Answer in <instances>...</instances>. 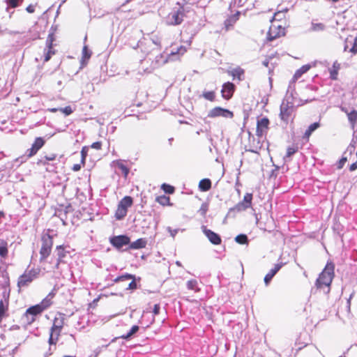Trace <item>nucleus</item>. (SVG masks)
<instances>
[{
    "mask_svg": "<svg viewBox=\"0 0 357 357\" xmlns=\"http://www.w3.org/2000/svg\"><path fill=\"white\" fill-rule=\"evenodd\" d=\"M291 87L292 84L289 83L285 98L280 105V119L286 123H287L289 121V117L291 116L293 112V107L295 104L294 101V91H291Z\"/></svg>",
    "mask_w": 357,
    "mask_h": 357,
    "instance_id": "nucleus-1",
    "label": "nucleus"
},
{
    "mask_svg": "<svg viewBox=\"0 0 357 357\" xmlns=\"http://www.w3.org/2000/svg\"><path fill=\"white\" fill-rule=\"evenodd\" d=\"M334 276V265L332 263L327 264L324 271L319 274L316 280L315 285L317 289L329 287Z\"/></svg>",
    "mask_w": 357,
    "mask_h": 357,
    "instance_id": "nucleus-2",
    "label": "nucleus"
},
{
    "mask_svg": "<svg viewBox=\"0 0 357 357\" xmlns=\"http://www.w3.org/2000/svg\"><path fill=\"white\" fill-rule=\"evenodd\" d=\"M189 12L188 8L179 6L178 8H174L167 16L166 23L168 25L176 26L181 24L183 21L185 13Z\"/></svg>",
    "mask_w": 357,
    "mask_h": 357,
    "instance_id": "nucleus-3",
    "label": "nucleus"
},
{
    "mask_svg": "<svg viewBox=\"0 0 357 357\" xmlns=\"http://www.w3.org/2000/svg\"><path fill=\"white\" fill-rule=\"evenodd\" d=\"M42 245L40 250V262H44L50 255L53 245V237L48 233L43 234L41 237Z\"/></svg>",
    "mask_w": 357,
    "mask_h": 357,
    "instance_id": "nucleus-4",
    "label": "nucleus"
},
{
    "mask_svg": "<svg viewBox=\"0 0 357 357\" xmlns=\"http://www.w3.org/2000/svg\"><path fill=\"white\" fill-rule=\"evenodd\" d=\"M147 56L149 60H152L150 67L144 69L147 73H151L167 62V59L164 58L158 49H153L151 52L147 53Z\"/></svg>",
    "mask_w": 357,
    "mask_h": 357,
    "instance_id": "nucleus-5",
    "label": "nucleus"
},
{
    "mask_svg": "<svg viewBox=\"0 0 357 357\" xmlns=\"http://www.w3.org/2000/svg\"><path fill=\"white\" fill-rule=\"evenodd\" d=\"M53 293H50L39 304L29 307L26 311L28 314L36 317L37 315L42 313L45 310L48 308L52 305V298L54 296Z\"/></svg>",
    "mask_w": 357,
    "mask_h": 357,
    "instance_id": "nucleus-6",
    "label": "nucleus"
},
{
    "mask_svg": "<svg viewBox=\"0 0 357 357\" xmlns=\"http://www.w3.org/2000/svg\"><path fill=\"white\" fill-rule=\"evenodd\" d=\"M40 270L38 268H32L25 272L19 277L17 280V287L19 288L28 287L34 279L37 278Z\"/></svg>",
    "mask_w": 357,
    "mask_h": 357,
    "instance_id": "nucleus-7",
    "label": "nucleus"
},
{
    "mask_svg": "<svg viewBox=\"0 0 357 357\" xmlns=\"http://www.w3.org/2000/svg\"><path fill=\"white\" fill-rule=\"evenodd\" d=\"M112 167L114 169L116 174H119V171L123 175L125 178H127L129 173L130 167H128V162L124 160H114L111 163Z\"/></svg>",
    "mask_w": 357,
    "mask_h": 357,
    "instance_id": "nucleus-8",
    "label": "nucleus"
},
{
    "mask_svg": "<svg viewBox=\"0 0 357 357\" xmlns=\"http://www.w3.org/2000/svg\"><path fill=\"white\" fill-rule=\"evenodd\" d=\"M110 243L120 250L123 246L130 244V238L126 235L114 236L109 239Z\"/></svg>",
    "mask_w": 357,
    "mask_h": 357,
    "instance_id": "nucleus-9",
    "label": "nucleus"
},
{
    "mask_svg": "<svg viewBox=\"0 0 357 357\" xmlns=\"http://www.w3.org/2000/svg\"><path fill=\"white\" fill-rule=\"evenodd\" d=\"M252 193H246L244 195L243 201L238 203L234 208H230V211H245L247 208H250L252 206Z\"/></svg>",
    "mask_w": 357,
    "mask_h": 357,
    "instance_id": "nucleus-10",
    "label": "nucleus"
},
{
    "mask_svg": "<svg viewBox=\"0 0 357 357\" xmlns=\"http://www.w3.org/2000/svg\"><path fill=\"white\" fill-rule=\"evenodd\" d=\"M233 113L229 109L222 108L220 107H216L208 112V116L214 118L217 116H222L225 118H232Z\"/></svg>",
    "mask_w": 357,
    "mask_h": 357,
    "instance_id": "nucleus-11",
    "label": "nucleus"
},
{
    "mask_svg": "<svg viewBox=\"0 0 357 357\" xmlns=\"http://www.w3.org/2000/svg\"><path fill=\"white\" fill-rule=\"evenodd\" d=\"M128 280H132L129 283L128 286L126 287V289H130V290L136 289L137 288V284L135 282V275H132L130 273H126L124 275H122L121 276L116 278L114 280V282L116 283V282Z\"/></svg>",
    "mask_w": 357,
    "mask_h": 357,
    "instance_id": "nucleus-12",
    "label": "nucleus"
},
{
    "mask_svg": "<svg viewBox=\"0 0 357 357\" xmlns=\"http://www.w3.org/2000/svg\"><path fill=\"white\" fill-rule=\"evenodd\" d=\"M202 229L203 233L212 244L220 245L221 243V238L218 234L215 233L211 229H207L205 226H202Z\"/></svg>",
    "mask_w": 357,
    "mask_h": 357,
    "instance_id": "nucleus-13",
    "label": "nucleus"
},
{
    "mask_svg": "<svg viewBox=\"0 0 357 357\" xmlns=\"http://www.w3.org/2000/svg\"><path fill=\"white\" fill-rule=\"evenodd\" d=\"M269 125V120L266 117H264L257 121V135L259 137L263 136L268 130Z\"/></svg>",
    "mask_w": 357,
    "mask_h": 357,
    "instance_id": "nucleus-14",
    "label": "nucleus"
},
{
    "mask_svg": "<svg viewBox=\"0 0 357 357\" xmlns=\"http://www.w3.org/2000/svg\"><path fill=\"white\" fill-rule=\"evenodd\" d=\"M235 88V85L231 82H227L225 83L222 85V89L221 90V93L223 98L226 100L230 99L233 96Z\"/></svg>",
    "mask_w": 357,
    "mask_h": 357,
    "instance_id": "nucleus-15",
    "label": "nucleus"
},
{
    "mask_svg": "<svg viewBox=\"0 0 357 357\" xmlns=\"http://www.w3.org/2000/svg\"><path fill=\"white\" fill-rule=\"evenodd\" d=\"M311 68L310 64L304 65L298 69L294 75L291 81L289 83L292 84L291 91H295L294 83L300 78L304 73H307Z\"/></svg>",
    "mask_w": 357,
    "mask_h": 357,
    "instance_id": "nucleus-16",
    "label": "nucleus"
},
{
    "mask_svg": "<svg viewBox=\"0 0 357 357\" xmlns=\"http://www.w3.org/2000/svg\"><path fill=\"white\" fill-rule=\"evenodd\" d=\"M68 248V246H65L63 245H57L56 247L55 252L57 256V259H59V262H65V258L68 254H70L69 250H67Z\"/></svg>",
    "mask_w": 357,
    "mask_h": 357,
    "instance_id": "nucleus-17",
    "label": "nucleus"
},
{
    "mask_svg": "<svg viewBox=\"0 0 357 357\" xmlns=\"http://www.w3.org/2000/svg\"><path fill=\"white\" fill-rule=\"evenodd\" d=\"M63 314H59L54 319L53 326L51 328V331H58L57 335H59L61 328L64 324V317Z\"/></svg>",
    "mask_w": 357,
    "mask_h": 357,
    "instance_id": "nucleus-18",
    "label": "nucleus"
},
{
    "mask_svg": "<svg viewBox=\"0 0 357 357\" xmlns=\"http://www.w3.org/2000/svg\"><path fill=\"white\" fill-rule=\"evenodd\" d=\"M44 144L45 141L42 137L36 138L32 144L31 148L30 149V153L27 156H33L36 154L37 151L42 148Z\"/></svg>",
    "mask_w": 357,
    "mask_h": 357,
    "instance_id": "nucleus-19",
    "label": "nucleus"
},
{
    "mask_svg": "<svg viewBox=\"0 0 357 357\" xmlns=\"http://www.w3.org/2000/svg\"><path fill=\"white\" fill-rule=\"evenodd\" d=\"M282 264H277L275 265V266L271 268L269 272L265 275L264 277V282L266 285H268L273 278L275 275V274L279 271V270L281 268Z\"/></svg>",
    "mask_w": 357,
    "mask_h": 357,
    "instance_id": "nucleus-20",
    "label": "nucleus"
},
{
    "mask_svg": "<svg viewBox=\"0 0 357 357\" xmlns=\"http://www.w3.org/2000/svg\"><path fill=\"white\" fill-rule=\"evenodd\" d=\"M227 73L232 76L234 80L238 79V81H241L244 79V70L241 68L232 69Z\"/></svg>",
    "mask_w": 357,
    "mask_h": 357,
    "instance_id": "nucleus-21",
    "label": "nucleus"
},
{
    "mask_svg": "<svg viewBox=\"0 0 357 357\" xmlns=\"http://www.w3.org/2000/svg\"><path fill=\"white\" fill-rule=\"evenodd\" d=\"M147 241L145 238H139L129 244V249H141L145 248Z\"/></svg>",
    "mask_w": 357,
    "mask_h": 357,
    "instance_id": "nucleus-22",
    "label": "nucleus"
},
{
    "mask_svg": "<svg viewBox=\"0 0 357 357\" xmlns=\"http://www.w3.org/2000/svg\"><path fill=\"white\" fill-rule=\"evenodd\" d=\"M44 160H38L37 161L38 165L43 164L45 167V169L47 172H52L54 169V167L53 165H50L49 164V162L53 161L55 158H43Z\"/></svg>",
    "mask_w": 357,
    "mask_h": 357,
    "instance_id": "nucleus-23",
    "label": "nucleus"
},
{
    "mask_svg": "<svg viewBox=\"0 0 357 357\" xmlns=\"http://www.w3.org/2000/svg\"><path fill=\"white\" fill-rule=\"evenodd\" d=\"M199 188L202 192H206L211 188V181L209 178H203L199 181Z\"/></svg>",
    "mask_w": 357,
    "mask_h": 357,
    "instance_id": "nucleus-24",
    "label": "nucleus"
},
{
    "mask_svg": "<svg viewBox=\"0 0 357 357\" xmlns=\"http://www.w3.org/2000/svg\"><path fill=\"white\" fill-rule=\"evenodd\" d=\"M132 198L130 196H126L119 202L118 205L128 211V208L132 205Z\"/></svg>",
    "mask_w": 357,
    "mask_h": 357,
    "instance_id": "nucleus-25",
    "label": "nucleus"
},
{
    "mask_svg": "<svg viewBox=\"0 0 357 357\" xmlns=\"http://www.w3.org/2000/svg\"><path fill=\"white\" fill-rule=\"evenodd\" d=\"M240 15L239 12H237L234 15L230 16L229 18H227L225 21V25L227 29V30L229 29L231 26L234 25V24L236 23V22L238 20V16Z\"/></svg>",
    "mask_w": 357,
    "mask_h": 357,
    "instance_id": "nucleus-26",
    "label": "nucleus"
},
{
    "mask_svg": "<svg viewBox=\"0 0 357 357\" xmlns=\"http://www.w3.org/2000/svg\"><path fill=\"white\" fill-rule=\"evenodd\" d=\"M278 27L280 29V31L277 33H275V31H274V29H275V26L273 25L270 27L269 31L268 33V39L270 41H272L274 39H275L276 38L280 37V36L281 35L282 27L280 25H279ZM282 31H283V29H282Z\"/></svg>",
    "mask_w": 357,
    "mask_h": 357,
    "instance_id": "nucleus-27",
    "label": "nucleus"
},
{
    "mask_svg": "<svg viewBox=\"0 0 357 357\" xmlns=\"http://www.w3.org/2000/svg\"><path fill=\"white\" fill-rule=\"evenodd\" d=\"M8 301H0V322L2 321L3 318L6 316V312L8 310Z\"/></svg>",
    "mask_w": 357,
    "mask_h": 357,
    "instance_id": "nucleus-28",
    "label": "nucleus"
},
{
    "mask_svg": "<svg viewBox=\"0 0 357 357\" xmlns=\"http://www.w3.org/2000/svg\"><path fill=\"white\" fill-rule=\"evenodd\" d=\"M342 110L347 114L349 122L354 126L357 121V111L353 109L351 112H348L347 110H344V108H342Z\"/></svg>",
    "mask_w": 357,
    "mask_h": 357,
    "instance_id": "nucleus-29",
    "label": "nucleus"
},
{
    "mask_svg": "<svg viewBox=\"0 0 357 357\" xmlns=\"http://www.w3.org/2000/svg\"><path fill=\"white\" fill-rule=\"evenodd\" d=\"M156 202L162 206H171L170 199L166 195H161L156 197Z\"/></svg>",
    "mask_w": 357,
    "mask_h": 357,
    "instance_id": "nucleus-30",
    "label": "nucleus"
},
{
    "mask_svg": "<svg viewBox=\"0 0 357 357\" xmlns=\"http://www.w3.org/2000/svg\"><path fill=\"white\" fill-rule=\"evenodd\" d=\"M128 211L123 208H121L120 206L118 205L117 209L115 213V218L116 220H122L127 215Z\"/></svg>",
    "mask_w": 357,
    "mask_h": 357,
    "instance_id": "nucleus-31",
    "label": "nucleus"
},
{
    "mask_svg": "<svg viewBox=\"0 0 357 357\" xmlns=\"http://www.w3.org/2000/svg\"><path fill=\"white\" fill-rule=\"evenodd\" d=\"M139 331V326L137 325H134L130 328V331L127 333L125 335H123L121 337L125 340H128L131 337L132 335H133L135 333H136Z\"/></svg>",
    "mask_w": 357,
    "mask_h": 357,
    "instance_id": "nucleus-32",
    "label": "nucleus"
},
{
    "mask_svg": "<svg viewBox=\"0 0 357 357\" xmlns=\"http://www.w3.org/2000/svg\"><path fill=\"white\" fill-rule=\"evenodd\" d=\"M22 319L26 324L31 325L36 320V318L31 314H28L27 311L26 310L22 317Z\"/></svg>",
    "mask_w": 357,
    "mask_h": 357,
    "instance_id": "nucleus-33",
    "label": "nucleus"
},
{
    "mask_svg": "<svg viewBox=\"0 0 357 357\" xmlns=\"http://www.w3.org/2000/svg\"><path fill=\"white\" fill-rule=\"evenodd\" d=\"M197 281L196 280H190L187 282V288L190 290H194L195 291H199L200 289L197 287Z\"/></svg>",
    "mask_w": 357,
    "mask_h": 357,
    "instance_id": "nucleus-34",
    "label": "nucleus"
},
{
    "mask_svg": "<svg viewBox=\"0 0 357 357\" xmlns=\"http://www.w3.org/2000/svg\"><path fill=\"white\" fill-rule=\"evenodd\" d=\"M235 241L239 244H246L248 242V238L245 234H241L236 236Z\"/></svg>",
    "mask_w": 357,
    "mask_h": 357,
    "instance_id": "nucleus-35",
    "label": "nucleus"
},
{
    "mask_svg": "<svg viewBox=\"0 0 357 357\" xmlns=\"http://www.w3.org/2000/svg\"><path fill=\"white\" fill-rule=\"evenodd\" d=\"M325 29V25L322 23H312V26L310 30L312 31H323Z\"/></svg>",
    "mask_w": 357,
    "mask_h": 357,
    "instance_id": "nucleus-36",
    "label": "nucleus"
},
{
    "mask_svg": "<svg viewBox=\"0 0 357 357\" xmlns=\"http://www.w3.org/2000/svg\"><path fill=\"white\" fill-rule=\"evenodd\" d=\"M161 188L167 194H173L174 192V188L167 183H163Z\"/></svg>",
    "mask_w": 357,
    "mask_h": 357,
    "instance_id": "nucleus-37",
    "label": "nucleus"
},
{
    "mask_svg": "<svg viewBox=\"0 0 357 357\" xmlns=\"http://www.w3.org/2000/svg\"><path fill=\"white\" fill-rule=\"evenodd\" d=\"M91 56V52L88 49L87 46H84L82 49V59L88 60Z\"/></svg>",
    "mask_w": 357,
    "mask_h": 357,
    "instance_id": "nucleus-38",
    "label": "nucleus"
},
{
    "mask_svg": "<svg viewBox=\"0 0 357 357\" xmlns=\"http://www.w3.org/2000/svg\"><path fill=\"white\" fill-rule=\"evenodd\" d=\"M19 1H22V0H6V3L8 4V7L6 8L8 10L9 7L16 8L19 6Z\"/></svg>",
    "mask_w": 357,
    "mask_h": 357,
    "instance_id": "nucleus-39",
    "label": "nucleus"
},
{
    "mask_svg": "<svg viewBox=\"0 0 357 357\" xmlns=\"http://www.w3.org/2000/svg\"><path fill=\"white\" fill-rule=\"evenodd\" d=\"M203 97L208 100L213 101L215 99V93L213 91L204 92Z\"/></svg>",
    "mask_w": 357,
    "mask_h": 357,
    "instance_id": "nucleus-40",
    "label": "nucleus"
},
{
    "mask_svg": "<svg viewBox=\"0 0 357 357\" xmlns=\"http://www.w3.org/2000/svg\"><path fill=\"white\" fill-rule=\"evenodd\" d=\"M8 248L6 246V243H3V245H0V256L2 257H6L8 255Z\"/></svg>",
    "mask_w": 357,
    "mask_h": 357,
    "instance_id": "nucleus-41",
    "label": "nucleus"
},
{
    "mask_svg": "<svg viewBox=\"0 0 357 357\" xmlns=\"http://www.w3.org/2000/svg\"><path fill=\"white\" fill-rule=\"evenodd\" d=\"M59 111L63 112L66 116L70 115L73 112V110L70 106H66L65 107H60Z\"/></svg>",
    "mask_w": 357,
    "mask_h": 357,
    "instance_id": "nucleus-42",
    "label": "nucleus"
},
{
    "mask_svg": "<svg viewBox=\"0 0 357 357\" xmlns=\"http://www.w3.org/2000/svg\"><path fill=\"white\" fill-rule=\"evenodd\" d=\"M356 150V147L353 144H350L346 149V151H344V155H352V153L355 151Z\"/></svg>",
    "mask_w": 357,
    "mask_h": 357,
    "instance_id": "nucleus-43",
    "label": "nucleus"
},
{
    "mask_svg": "<svg viewBox=\"0 0 357 357\" xmlns=\"http://www.w3.org/2000/svg\"><path fill=\"white\" fill-rule=\"evenodd\" d=\"M53 40H54L53 34L50 33L48 35V37H47V39L46 41L47 46L48 47L49 49H52V45Z\"/></svg>",
    "mask_w": 357,
    "mask_h": 357,
    "instance_id": "nucleus-44",
    "label": "nucleus"
},
{
    "mask_svg": "<svg viewBox=\"0 0 357 357\" xmlns=\"http://www.w3.org/2000/svg\"><path fill=\"white\" fill-rule=\"evenodd\" d=\"M208 211V206L206 204H203L199 210V213L204 216Z\"/></svg>",
    "mask_w": 357,
    "mask_h": 357,
    "instance_id": "nucleus-45",
    "label": "nucleus"
},
{
    "mask_svg": "<svg viewBox=\"0 0 357 357\" xmlns=\"http://www.w3.org/2000/svg\"><path fill=\"white\" fill-rule=\"evenodd\" d=\"M152 43L157 46L156 49L160 50V39L157 37L154 36L151 38Z\"/></svg>",
    "mask_w": 357,
    "mask_h": 357,
    "instance_id": "nucleus-46",
    "label": "nucleus"
},
{
    "mask_svg": "<svg viewBox=\"0 0 357 357\" xmlns=\"http://www.w3.org/2000/svg\"><path fill=\"white\" fill-rule=\"evenodd\" d=\"M331 79L335 80L337 78V69H333L330 70Z\"/></svg>",
    "mask_w": 357,
    "mask_h": 357,
    "instance_id": "nucleus-47",
    "label": "nucleus"
},
{
    "mask_svg": "<svg viewBox=\"0 0 357 357\" xmlns=\"http://www.w3.org/2000/svg\"><path fill=\"white\" fill-rule=\"evenodd\" d=\"M347 158H341V159L338 161L337 162V169H342L343 167V166L344 165V164L346 163L347 162Z\"/></svg>",
    "mask_w": 357,
    "mask_h": 357,
    "instance_id": "nucleus-48",
    "label": "nucleus"
},
{
    "mask_svg": "<svg viewBox=\"0 0 357 357\" xmlns=\"http://www.w3.org/2000/svg\"><path fill=\"white\" fill-rule=\"evenodd\" d=\"M287 10H288V9L286 8V9H284L283 10L278 11V12L275 13V15H274V18L276 19V20H281L282 15H283V13L284 12H287Z\"/></svg>",
    "mask_w": 357,
    "mask_h": 357,
    "instance_id": "nucleus-49",
    "label": "nucleus"
},
{
    "mask_svg": "<svg viewBox=\"0 0 357 357\" xmlns=\"http://www.w3.org/2000/svg\"><path fill=\"white\" fill-rule=\"evenodd\" d=\"M272 59V56H269L268 59H266L263 62H262V64L265 66V67H267L269 68L268 71H269V74L273 71V68H269L268 66V64H269V61L270 59Z\"/></svg>",
    "mask_w": 357,
    "mask_h": 357,
    "instance_id": "nucleus-50",
    "label": "nucleus"
},
{
    "mask_svg": "<svg viewBox=\"0 0 357 357\" xmlns=\"http://www.w3.org/2000/svg\"><path fill=\"white\" fill-rule=\"evenodd\" d=\"M54 52L51 50V49H49L47 53L45 55V61H47L50 59L52 54H54Z\"/></svg>",
    "mask_w": 357,
    "mask_h": 357,
    "instance_id": "nucleus-51",
    "label": "nucleus"
},
{
    "mask_svg": "<svg viewBox=\"0 0 357 357\" xmlns=\"http://www.w3.org/2000/svg\"><path fill=\"white\" fill-rule=\"evenodd\" d=\"M101 142H96L93 143L91 146H89L90 149H100L101 148Z\"/></svg>",
    "mask_w": 357,
    "mask_h": 357,
    "instance_id": "nucleus-52",
    "label": "nucleus"
},
{
    "mask_svg": "<svg viewBox=\"0 0 357 357\" xmlns=\"http://www.w3.org/2000/svg\"><path fill=\"white\" fill-rule=\"evenodd\" d=\"M319 123L318 122H315L312 123L308 128L313 132L315 130H317L319 127Z\"/></svg>",
    "mask_w": 357,
    "mask_h": 357,
    "instance_id": "nucleus-53",
    "label": "nucleus"
},
{
    "mask_svg": "<svg viewBox=\"0 0 357 357\" xmlns=\"http://www.w3.org/2000/svg\"><path fill=\"white\" fill-rule=\"evenodd\" d=\"M296 149L295 148H294V147H289L287 149V155L286 156H291L292 155L296 153Z\"/></svg>",
    "mask_w": 357,
    "mask_h": 357,
    "instance_id": "nucleus-54",
    "label": "nucleus"
},
{
    "mask_svg": "<svg viewBox=\"0 0 357 357\" xmlns=\"http://www.w3.org/2000/svg\"><path fill=\"white\" fill-rule=\"evenodd\" d=\"M160 304H155L154 305V307H153V312L155 315H157L160 313Z\"/></svg>",
    "mask_w": 357,
    "mask_h": 357,
    "instance_id": "nucleus-55",
    "label": "nucleus"
},
{
    "mask_svg": "<svg viewBox=\"0 0 357 357\" xmlns=\"http://www.w3.org/2000/svg\"><path fill=\"white\" fill-rule=\"evenodd\" d=\"M350 51L354 54L357 53V38H355L353 46Z\"/></svg>",
    "mask_w": 357,
    "mask_h": 357,
    "instance_id": "nucleus-56",
    "label": "nucleus"
},
{
    "mask_svg": "<svg viewBox=\"0 0 357 357\" xmlns=\"http://www.w3.org/2000/svg\"><path fill=\"white\" fill-rule=\"evenodd\" d=\"M89 150V146H84L81 151V156H86L88 154Z\"/></svg>",
    "mask_w": 357,
    "mask_h": 357,
    "instance_id": "nucleus-57",
    "label": "nucleus"
},
{
    "mask_svg": "<svg viewBox=\"0 0 357 357\" xmlns=\"http://www.w3.org/2000/svg\"><path fill=\"white\" fill-rule=\"evenodd\" d=\"M168 231L172 237H174L178 232V229H172L171 227H167Z\"/></svg>",
    "mask_w": 357,
    "mask_h": 357,
    "instance_id": "nucleus-58",
    "label": "nucleus"
},
{
    "mask_svg": "<svg viewBox=\"0 0 357 357\" xmlns=\"http://www.w3.org/2000/svg\"><path fill=\"white\" fill-rule=\"evenodd\" d=\"M53 332L54 331H51V333H50V337L49 338V343L50 344H56V340H54L53 338Z\"/></svg>",
    "mask_w": 357,
    "mask_h": 357,
    "instance_id": "nucleus-59",
    "label": "nucleus"
},
{
    "mask_svg": "<svg viewBox=\"0 0 357 357\" xmlns=\"http://www.w3.org/2000/svg\"><path fill=\"white\" fill-rule=\"evenodd\" d=\"M26 10L29 13H33L34 12V6L31 4L26 7Z\"/></svg>",
    "mask_w": 357,
    "mask_h": 357,
    "instance_id": "nucleus-60",
    "label": "nucleus"
},
{
    "mask_svg": "<svg viewBox=\"0 0 357 357\" xmlns=\"http://www.w3.org/2000/svg\"><path fill=\"white\" fill-rule=\"evenodd\" d=\"M81 169V164H75L73 166L72 169L75 172H77Z\"/></svg>",
    "mask_w": 357,
    "mask_h": 357,
    "instance_id": "nucleus-61",
    "label": "nucleus"
},
{
    "mask_svg": "<svg viewBox=\"0 0 357 357\" xmlns=\"http://www.w3.org/2000/svg\"><path fill=\"white\" fill-rule=\"evenodd\" d=\"M356 169H357V162H354L349 167V170L351 172L356 170Z\"/></svg>",
    "mask_w": 357,
    "mask_h": 357,
    "instance_id": "nucleus-62",
    "label": "nucleus"
},
{
    "mask_svg": "<svg viewBox=\"0 0 357 357\" xmlns=\"http://www.w3.org/2000/svg\"><path fill=\"white\" fill-rule=\"evenodd\" d=\"M185 52H186V49L184 47L181 46L180 48L178 49L176 53L183 54Z\"/></svg>",
    "mask_w": 357,
    "mask_h": 357,
    "instance_id": "nucleus-63",
    "label": "nucleus"
},
{
    "mask_svg": "<svg viewBox=\"0 0 357 357\" xmlns=\"http://www.w3.org/2000/svg\"><path fill=\"white\" fill-rule=\"evenodd\" d=\"M312 133V132L307 128V129L305 130L304 135L305 137H309Z\"/></svg>",
    "mask_w": 357,
    "mask_h": 357,
    "instance_id": "nucleus-64",
    "label": "nucleus"
}]
</instances>
